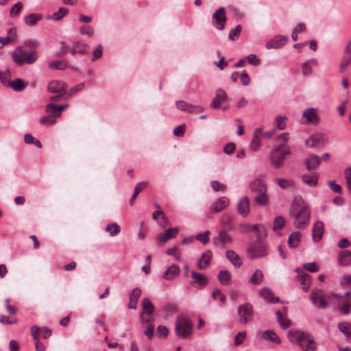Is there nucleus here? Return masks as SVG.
Instances as JSON below:
<instances>
[{
	"instance_id": "49",
	"label": "nucleus",
	"mask_w": 351,
	"mask_h": 351,
	"mask_svg": "<svg viewBox=\"0 0 351 351\" xmlns=\"http://www.w3.org/2000/svg\"><path fill=\"white\" fill-rule=\"evenodd\" d=\"M210 234L209 230L205 231L204 233L198 234L195 236L196 240L199 241L203 244H206L209 241L208 236Z\"/></svg>"
},
{
	"instance_id": "34",
	"label": "nucleus",
	"mask_w": 351,
	"mask_h": 351,
	"mask_svg": "<svg viewBox=\"0 0 351 351\" xmlns=\"http://www.w3.org/2000/svg\"><path fill=\"white\" fill-rule=\"evenodd\" d=\"M337 326L339 330L346 336V339H351V324L350 322H340Z\"/></svg>"
},
{
	"instance_id": "28",
	"label": "nucleus",
	"mask_w": 351,
	"mask_h": 351,
	"mask_svg": "<svg viewBox=\"0 0 351 351\" xmlns=\"http://www.w3.org/2000/svg\"><path fill=\"white\" fill-rule=\"evenodd\" d=\"M178 232V228H169L165 231V232L162 235L158 237V239L160 242L165 243L167 241L175 238L177 235Z\"/></svg>"
},
{
	"instance_id": "59",
	"label": "nucleus",
	"mask_w": 351,
	"mask_h": 351,
	"mask_svg": "<svg viewBox=\"0 0 351 351\" xmlns=\"http://www.w3.org/2000/svg\"><path fill=\"white\" fill-rule=\"evenodd\" d=\"M66 93H56L55 95H52L49 97L50 101L53 102H58L62 99H68L69 98L66 97Z\"/></svg>"
},
{
	"instance_id": "47",
	"label": "nucleus",
	"mask_w": 351,
	"mask_h": 351,
	"mask_svg": "<svg viewBox=\"0 0 351 351\" xmlns=\"http://www.w3.org/2000/svg\"><path fill=\"white\" fill-rule=\"evenodd\" d=\"M303 199L301 196H297L294 198L291 207L289 210V213L291 215H293V213H295V210L297 207L302 206Z\"/></svg>"
},
{
	"instance_id": "48",
	"label": "nucleus",
	"mask_w": 351,
	"mask_h": 351,
	"mask_svg": "<svg viewBox=\"0 0 351 351\" xmlns=\"http://www.w3.org/2000/svg\"><path fill=\"white\" fill-rule=\"evenodd\" d=\"M285 226V219L282 216H277L274 220V230H281Z\"/></svg>"
},
{
	"instance_id": "9",
	"label": "nucleus",
	"mask_w": 351,
	"mask_h": 351,
	"mask_svg": "<svg viewBox=\"0 0 351 351\" xmlns=\"http://www.w3.org/2000/svg\"><path fill=\"white\" fill-rule=\"evenodd\" d=\"M227 17L226 9L221 7L213 13L212 16V24L218 30H222L225 28Z\"/></svg>"
},
{
	"instance_id": "61",
	"label": "nucleus",
	"mask_w": 351,
	"mask_h": 351,
	"mask_svg": "<svg viewBox=\"0 0 351 351\" xmlns=\"http://www.w3.org/2000/svg\"><path fill=\"white\" fill-rule=\"evenodd\" d=\"M147 326L146 327V330H145V335L151 339L153 337L154 335V325L153 324V322L147 323Z\"/></svg>"
},
{
	"instance_id": "10",
	"label": "nucleus",
	"mask_w": 351,
	"mask_h": 351,
	"mask_svg": "<svg viewBox=\"0 0 351 351\" xmlns=\"http://www.w3.org/2000/svg\"><path fill=\"white\" fill-rule=\"evenodd\" d=\"M238 314L239 316V322L242 324H246L253 315L252 305L248 302L238 306Z\"/></svg>"
},
{
	"instance_id": "17",
	"label": "nucleus",
	"mask_w": 351,
	"mask_h": 351,
	"mask_svg": "<svg viewBox=\"0 0 351 351\" xmlns=\"http://www.w3.org/2000/svg\"><path fill=\"white\" fill-rule=\"evenodd\" d=\"M232 240V237L226 231L222 230L219 232L218 237L213 239V243L216 246H217L219 243L225 245L231 243Z\"/></svg>"
},
{
	"instance_id": "11",
	"label": "nucleus",
	"mask_w": 351,
	"mask_h": 351,
	"mask_svg": "<svg viewBox=\"0 0 351 351\" xmlns=\"http://www.w3.org/2000/svg\"><path fill=\"white\" fill-rule=\"evenodd\" d=\"M310 298L313 303L319 308L324 309L327 307L328 303L322 290H313Z\"/></svg>"
},
{
	"instance_id": "22",
	"label": "nucleus",
	"mask_w": 351,
	"mask_h": 351,
	"mask_svg": "<svg viewBox=\"0 0 351 351\" xmlns=\"http://www.w3.org/2000/svg\"><path fill=\"white\" fill-rule=\"evenodd\" d=\"M228 204V199L226 197H221L210 206V209L212 212L219 213L226 208Z\"/></svg>"
},
{
	"instance_id": "39",
	"label": "nucleus",
	"mask_w": 351,
	"mask_h": 351,
	"mask_svg": "<svg viewBox=\"0 0 351 351\" xmlns=\"http://www.w3.org/2000/svg\"><path fill=\"white\" fill-rule=\"evenodd\" d=\"M49 66L51 69L64 70L67 68L68 64L65 61L55 60L49 63Z\"/></svg>"
},
{
	"instance_id": "18",
	"label": "nucleus",
	"mask_w": 351,
	"mask_h": 351,
	"mask_svg": "<svg viewBox=\"0 0 351 351\" xmlns=\"http://www.w3.org/2000/svg\"><path fill=\"white\" fill-rule=\"evenodd\" d=\"M304 165L308 171H311L317 169L320 163V158L315 154H311L304 160Z\"/></svg>"
},
{
	"instance_id": "13",
	"label": "nucleus",
	"mask_w": 351,
	"mask_h": 351,
	"mask_svg": "<svg viewBox=\"0 0 351 351\" xmlns=\"http://www.w3.org/2000/svg\"><path fill=\"white\" fill-rule=\"evenodd\" d=\"M67 84L63 81L53 80L48 84L47 90L53 93H66Z\"/></svg>"
},
{
	"instance_id": "3",
	"label": "nucleus",
	"mask_w": 351,
	"mask_h": 351,
	"mask_svg": "<svg viewBox=\"0 0 351 351\" xmlns=\"http://www.w3.org/2000/svg\"><path fill=\"white\" fill-rule=\"evenodd\" d=\"M290 149L286 144H281L272 149L270 161L272 165L279 169L284 165L285 156L289 154Z\"/></svg>"
},
{
	"instance_id": "52",
	"label": "nucleus",
	"mask_w": 351,
	"mask_h": 351,
	"mask_svg": "<svg viewBox=\"0 0 351 351\" xmlns=\"http://www.w3.org/2000/svg\"><path fill=\"white\" fill-rule=\"evenodd\" d=\"M84 87V83H80L75 86L74 87H72L70 88L69 91H66V97L68 98H70L73 95L77 93V92L82 90Z\"/></svg>"
},
{
	"instance_id": "25",
	"label": "nucleus",
	"mask_w": 351,
	"mask_h": 351,
	"mask_svg": "<svg viewBox=\"0 0 351 351\" xmlns=\"http://www.w3.org/2000/svg\"><path fill=\"white\" fill-rule=\"evenodd\" d=\"M338 262L342 266H347L351 263V251L342 250L338 255Z\"/></svg>"
},
{
	"instance_id": "37",
	"label": "nucleus",
	"mask_w": 351,
	"mask_h": 351,
	"mask_svg": "<svg viewBox=\"0 0 351 351\" xmlns=\"http://www.w3.org/2000/svg\"><path fill=\"white\" fill-rule=\"evenodd\" d=\"M27 86V84L24 82L23 80L21 78H16L14 81H12L11 84H10L9 87L12 88L15 91H21L23 90Z\"/></svg>"
},
{
	"instance_id": "55",
	"label": "nucleus",
	"mask_w": 351,
	"mask_h": 351,
	"mask_svg": "<svg viewBox=\"0 0 351 351\" xmlns=\"http://www.w3.org/2000/svg\"><path fill=\"white\" fill-rule=\"evenodd\" d=\"M351 302L349 300L345 301L341 306L339 307V311L344 315H348L350 312Z\"/></svg>"
},
{
	"instance_id": "15",
	"label": "nucleus",
	"mask_w": 351,
	"mask_h": 351,
	"mask_svg": "<svg viewBox=\"0 0 351 351\" xmlns=\"http://www.w3.org/2000/svg\"><path fill=\"white\" fill-rule=\"evenodd\" d=\"M325 137L322 134H314L306 140V145L311 147H316L323 145L325 143Z\"/></svg>"
},
{
	"instance_id": "60",
	"label": "nucleus",
	"mask_w": 351,
	"mask_h": 351,
	"mask_svg": "<svg viewBox=\"0 0 351 351\" xmlns=\"http://www.w3.org/2000/svg\"><path fill=\"white\" fill-rule=\"evenodd\" d=\"M328 186L330 189L335 193H342V188L339 184H337L335 183V181H329L328 182Z\"/></svg>"
},
{
	"instance_id": "8",
	"label": "nucleus",
	"mask_w": 351,
	"mask_h": 351,
	"mask_svg": "<svg viewBox=\"0 0 351 351\" xmlns=\"http://www.w3.org/2000/svg\"><path fill=\"white\" fill-rule=\"evenodd\" d=\"M267 254V247L265 244L261 241L254 243L247 250V256L250 259L262 258Z\"/></svg>"
},
{
	"instance_id": "54",
	"label": "nucleus",
	"mask_w": 351,
	"mask_h": 351,
	"mask_svg": "<svg viewBox=\"0 0 351 351\" xmlns=\"http://www.w3.org/2000/svg\"><path fill=\"white\" fill-rule=\"evenodd\" d=\"M287 117L285 116H280L276 117L277 128L280 130H284L287 127Z\"/></svg>"
},
{
	"instance_id": "7",
	"label": "nucleus",
	"mask_w": 351,
	"mask_h": 351,
	"mask_svg": "<svg viewBox=\"0 0 351 351\" xmlns=\"http://www.w3.org/2000/svg\"><path fill=\"white\" fill-rule=\"evenodd\" d=\"M142 307L143 310L140 313L141 322L143 324L154 322V319L151 317V315L155 311V306L149 298H145L143 299Z\"/></svg>"
},
{
	"instance_id": "53",
	"label": "nucleus",
	"mask_w": 351,
	"mask_h": 351,
	"mask_svg": "<svg viewBox=\"0 0 351 351\" xmlns=\"http://www.w3.org/2000/svg\"><path fill=\"white\" fill-rule=\"evenodd\" d=\"M216 97L218 98V99L220 101L221 105L223 103L228 101V95L226 92L221 88H219L216 91Z\"/></svg>"
},
{
	"instance_id": "46",
	"label": "nucleus",
	"mask_w": 351,
	"mask_h": 351,
	"mask_svg": "<svg viewBox=\"0 0 351 351\" xmlns=\"http://www.w3.org/2000/svg\"><path fill=\"white\" fill-rule=\"evenodd\" d=\"M242 30L241 25H237L234 29L230 31L228 38L231 40H235L238 38Z\"/></svg>"
},
{
	"instance_id": "40",
	"label": "nucleus",
	"mask_w": 351,
	"mask_h": 351,
	"mask_svg": "<svg viewBox=\"0 0 351 351\" xmlns=\"http://www.w3.org/2000/svg\"><path fill=\"white\" fill-rule=\"evenodd\" d=\"M302 182L311 187H314L317 185L318 177L311 175H304L302 176Z\"/></svg>"
},
{
	"instance_id": "58",
	"label": "nucleus",
	"mask_w": 351,
	"mask_h": 351,
	"mask_svg": "<svg viewBox=\"0 0 351 351\" xmlns=\"http://www.w3.org/2000/svg\"><path fill=\"white\" fill-rule=\"evenodd\" d=\"M210 185H211L212 189L215 191H224L226 189V187L224 184H223L220 183L219 181H216V180L211 182Z\"/></svg>"
},
{
	"instance_id": "32",
	"label": "nucleus",
	"mask_w": 351,
	"mask_h": 351,
	"mask_svg": "<svg viewBox=\"0 0 351 351\" xmlns=\"http://www.w3.org/2000/svg\"><path fill=\"white\" fill-rule=\"evenodd\" d=\"M298 281L302 285L304 291H307L311 285V278L308 274H302L298 276Z\"/></svg>"
},
{
	"instance_id": "19",
	"label": "nucleus",
	"mask_w": 351,
	"mask_h": 351,
	"mask_svg": "<svg viewBox=\"0 0 351 351\" xmlns=\"http://www.w3.org/2000/svg\"><path fill=\"white\" fill-rule=\"evenodd\" d=\"M282 311L284 313L280 311H276V315L280 326L284 329H287L291 326V322L287 317V308L283 307Z\"/></svg>"
},
{
	"instance_id": "5",
	"label": "nucleus",
	"mask_w": 351,
	"mask_h": 351,
	"mask_svg": "<svg viewBox=\"0 0 351 351\" xmlns=\"http://www.w3.org/2000/svg\"><path fill=\"white\" fill-rule=\"evenodd\" d=\"M294 226L297 229H304L307 227L310 221L311 212L309 208L306 205H304L295 214L293 213Z\"/></svg>"
},
{
	"instance_id": "38",
	"label": "nucleus",
	"mask_w": 351,
	"mask_h": 351,
	"mask_svg": "<svg viewBox=\"0 0 351 351\" xmlns=\"http://www.w3.org/2000/svg\"><path fill=\"white\" fill-rule=\"evenodd\" d=\"M41 19L42 16L40 14L32 13L25 16V22L29 26H34Z\"/></svg>"
},
{
	"instance_id": "29",
	"label": "nucleus",
	"mask_w": 351,
	"mask_h": 351,
	"mask_svg": "<svg viewBox=\"0 0 351 351\" xmlns=\"http://www.w3.org/2000/svg\"><path fill=\"white\" fill-rule=\"evenodd\" d=\"M301 241V234L299 232L291 233L288 238V245L291 248H296Z\"/></svg>"
},
{
	"instance_id": "50",
	"label": "nucleus",
	"mask_w": 351,
	"mask_h": 351,
	"mask_svg": "<svg viewBox=\"0 0 351 351\" xmlns=\"http://www.w3.org/2000/svg\"><path fill=\"white\" fill-rule=\"evenodd\" d=\"M190 103H187L183 100L177 101L176 103V107L180 111L186 112L189 113V110L191 106Z\"/></svg>"
},
{
	"instance_id": "21",
	"label": "nucleus",
	"mask_w": 351,
	"mask_h": 351,
	"mask_svg": "<svg viewBox=\"0 0 351 351\" xmlns=\"http://www.w3.org/2000/svg\"><path fill=\"white\" fill-rule=\"evenodd\" d=\"M226 256L236 268H239L242 265L243 262L241 256L234 250H227L226 252Z\"/></svg>"
},
{
	"instance_id": "56",
	"label": "nucleus",
	"mask_w": 351,
	"mask_h": 351,
	"mask_svg": "<svg viewBox=\"0 0 351 351\" xmlns=\"http://www.w3.org/2000/svg\"><path fill=\"white\" fill-rule=\"evenodd\" d=\"M247 62L253 66H258L260 64V60L255 54H250L246 57Z\"/></svg>"
},
{
	"instance_id": "4",
	"label": "nucleus",
	"mask_w": 351,
	"mask_h": 351,
	"mask_svg": "<svg viewBox=\"0 0 351 351\" xmlns=\"http://www.w3.org/2000/svg\"><path fill=\"white\" fill-rule=\"evenodd\" d=\"M193 325L192 321L186 317H179L176 321V333L179 338L187 339L193 332Z\"/></svg>"
},
{
	"instance_id": "20",
	"label": "nucleus",
	"mask_w": 351,
	"mask_h": 351,
	"mask_svg": "<svg viewBox=\"0 0 351 351\" xmlns=\"http://www.w3.org/2000/svg\"><path fill=\"white\" fill-rule=\"evenodd\" d=\"M324 234V223L318 221L313 224L312 237L315 242L320 241Z\"/></svg>"
},
{
	"instance_id": "14",
	"label": "nucleus",
	"mask_w": 351,
	"mask_h": 351,
	"mask_svg": "<svg viewBox=\"0 0 351 351\" xmlns=\"http://www.w3.org/2000/svg\"><path fill=\"white\" fill-rule=\"evenodd\" d=\"M180 269L178 265L172 264L165 271L162 277L167 280H173L180 275Z\"/></svg>"
},
{
	"instance_id": "16",
	"label": "nucleus",
	"mask_w": 351,
	"mask_h": 351,
	"mask_svg": "<svg viewBox=\"0 0 351 351\" xmlns=\"http://www.w3.org/2000/svg\"><path fill=\"white\" fill-rule=\"evenodd\" d=\"M237 212L243 217H245L250 213V200L245 196L240 199L237 206Z\"/></svg>"
},
{
	"instance_id": "41",
	"label": "nucleus",
	"mask_w": 351,
	"mask_h": 351,
	"mask_svg": "<svg viewBox=\"0 0 351 351\" xmlns=\"http://www.w3.org/2000/svg\"><path fill=\"white\" fill-rule=\"evenodd\" d=\"M105 230L110 237H114L120 232L121 228L117 223H112L108 224Z\"/></svg>"
},
{
	"instance_id": "6",
	"label": "nucleus",
	"mask_w": 351,
	"mask_h": 351,
	"mask_svg": "<svg viewBox=\"0 0 351 351\" xmlns=\"http://www.w3.org/2000/svg\"><path fill=\"white\" fill-rule=\"evenodd\" d=\"M296 342L304 351H316L317 349L313 336L308 332H301L297 336Z\"/></svg>"
},
{
	"instance_id": "23",
	"label": "nucleus",
	"mask_w": 351,
	"mask_h": 351,
	"mask_svg": "<svg viewBox=\"0 0 351 351\" xmlns=\"http://www.w3.org/2000/svg\"><path fill=\"white\" fill-rule=\"evenodd\" d=\"M141 295V290L138 288H134L130 294V302L128 308L131 309H136L138 298Z\"/></svg>"
},
{
	"instance_id": "36",
	"label": "nucleus",
	"mask_w": 351,
	"mask_h": 351,
	"mask_svg": "<svg viewBox=\"0 0 351 351\" xmlns=\"http://www.w3.org/2000/svg\"><path fill=\"white\" fill-rule=\"evenodd\" d=\"M45 111L48 114V115L55 121L57 118L60 117V114H59L56 108V106L53 104H48L47 105H46Z\"/></svg>"
},
{
	"instance_id": "35",
	"label": "nucleus",
	"mask_w": 351,
	"mask_h": 351,
	"mask_svg": "<svg viewBox=\"0 0 351 351\" xmlns=\"http://www.w3.org/2000/svg\"><path fill=\"white\" fill-rule=\"evenodd\" d=\"M317 61L316 59L311 58L302 64V74L304 75H309L312 73L311 65H317Z\"/></svg>"
},
{
	"instance_id": "33",
	"label": "nucleus",
	"mask_w": 351,
	"mask_h": 351,
	"mask_svg": "<svg viewBox=\"0 0 351 351\" xmlns=\"http://www.w3.org/2000/svg\"><path fill=\"white\" fill-rule=\"evenodd\" d=\"M261 295L267 301L276 304L280 301L278 297H274L273 293L267 288H264L261 291Z\"/></svg>"
},
{
	"instance_id": "51",
	"label": "nucleus",
	"mask_w": 351,
	"mask_h": 351,
	"mask_svg": "<svg viewBox=\"0 0 351 351\" xmlns=\"http://www.w3.org/2000/svg\"><path fill=\"white\" fill-rule=\"evenodd\" d=\"M23 8V3L21 2H17L11 8L10 16L12 17L18 16Z\"/></svg>"
},
{
	"instance_id": "57",
	"label": "nucleus",
	"mask_w": 351,
	"mask_h": 351,
	"mask_svg": "<svg viewBox=\"0 0 351 351\" xmlns=\"http://www.w3.org/2000/svg\"><path fill=\"white\" fill-rule=\"evenodd\" d=\"M240 80L243 86H248L251 82L250 78L245 70L242 71Z\"/></svg>"
},
{
	"instance_id": "26",
	"label": "nucleus",
	"mask_w": 351,
	"mask_h": 351,
	"mask_svg": "<svg viewBox=\"0 0 351 351\" xmlns=\"http://www.w3.org/2000/svg\"><path fill=\"white\" fill-rule=\"evenodd\" d=\"M262 338L266 341L280 344L281 341L278 335L273 330H266L263 332Z\"/></svg>"
},
{
	"instance_id": "45",
	"label": "nucleus",
	"mask_w": 351,
	"mask_h": 351,
	"mask_svg": "<svg viewBox=\"0 0 351 351\" xmlns=\"http://www.w3.org/2000/svg\"><path fill=\"white\" fill-rule=\"evenodd\" d=\"M69 12L67 8H60L57 12H54L51 16V19L54 21L60 20L64 16H66Z\"/></svg>"
},
{
	"instance_id": "62",
	"label": "nucleus",
	"mask_w": 351,
	"mask_h": 351,
	"mask_svg": "<svg viewBox=\"0 0 351 351\" xmlns=\"http://www.w3.org/2000/svg\"><path fill=\"white\" fill-rule=\"evenodd\" d=\"M246 332H239L234 337V344L235 346H239L241 344L243 340L245 339Z\"/></svg>"
},
{
	"instance_id": "1",
	"label": "nucleus",
	"mask_w": 351,
	"mask_h": 351,
	"mask_svg": "<svg viewBox=\"0 0 351 351\" xmlns=\"http://www.w3.org/2000/svg\"><path fill=\"white\" fill-rule=\"evenodd\" d=\"M12 59L17 65H22L25 62L32 64L38 59V52L36 50L27 51L25 46H19L12 52Z\"/></svg>"
},
{
	"instance_id": "63",
	"label": "nucleus",
	"mask_w": 351,
	"mask_h": 351,
	"mask_svg": "<svg viewBox=\"0 0 351 351\" xmlns=\"http://www.w3.org/2000/svg\"><path fill=\"white\" fill-rule=\"evenodd\" d=\"M261 145V141L258 137L254 136L250 143V149L252 151H256Z\"/></svg>"
},
{
	"instance_id": "30",
	"label": "nucleus",
	"mask_w": 351,
	"mask_h": 351,
	"mask_svg": "<svg viewBox=\"0 0 351 351\" xmlns=\"http://www.w3.org/2000/svg\"><path fill=\"white\" fill-rule=\"evenodd\" d=\"M217 278L223 285L227 286L231 283V274L228 270H220Z\"/></svg>"
},
{
	"instance_id": "31",
	"label": "nucleus",
	"mask_w": 351,
	"mask_h": 351,
	"mask_svg": "<svg viewBox=\"0 0 351 351\" xmlns=\"http://www.w3.org/2000/svg\"><path fill=\"white\" fill-rule=\"evenodd\" d=\"M303 117L308 123H315L318 121V117L314 108H308L304 111Z\"/></svg>"
},
{
	"instance_id": "44",
	"label": "nucleus",
	"mask_w": 351,
	"mask_h": 351,
	"mask_svg": "<svg viewBox=\"0 0 351 351\" xmlns=\"http://www.w3.org/2000/svg\"><path fill=\"white\" fill-rule=\"evenodd\" d=\"M276 182L282 189H286L290 186H293L295 184V182L291 180L276 178Z\"/></svg>"
},
{
	"instance_id": "12",
	"label": "nucleus",
	"mask_w": 351,
	"mask_h": 351,
	"mask_svg": "<svg viewBox=\"0 0 351 351\" xmlns=\"http://www.w3.org/2000/svg\"><path fill=\"white\" fill-rule=\"evenodd\" d=\"M191 274L193 278V280L190 282L191 287L202 289L208 284V280L204 274L193 270L191 271Z\"/></svg>"
},
{
	"instance_id": "64",
	"label": "nucleus",
	"mask_w": 351,
	"mask_h": 351,
	"mask_svg": "<svg viewBox=\"0 0 351 351\" xmlns=\"http://www.w3.org/2000/svg\"><path fill=\"white\" fill-rule=\"evenodd\" d=\"M236 149V144L234 143H228L223 148V152L227 154H232Z\"/></svg>"
},
{
	"instance_id": "43",
	"label": "nucleus",
	"mask_w": 351,
	"mask_h": 351,
	"mask_svg": "<svg viewBox=\"0 0 351 351\" xmlns=\"http://www.w3.org/2000/svg\"><path fill=\"white\" fill-rule=\"evenodd\" d=\"M263 278V272L260 269H256L250 279V282L254 285H258L261 283Z\"/></svg>"
},
{
	"instance_id": "27",
	"label": "nucleus",
	"mask_w": 351,
	"mask_h": 351,
	"mask_svg": "<svg viewBox=\"0 0 351 351\" xmlns=\"http://www.w3.org/2000/svg\"><path fill=\"white\" fill-rule=\"evenodd\" d=\"M288 40V37L286 36H280L278 38H276L275 40H271L268 42L267 44V47L268 49L274 48L278 49L280 48L282 46L285 45L287 41Z\"/></svg>"
},
{
	"instance_id": "42",
	"label": "nucleus",
	"mask_w": 351,
	"mask_h": 351,
	"mask_svg": "<svg viewBox=\"0 0 351 351\" xmlns=\"http://www.w3.org/2000/svg\"><path fill=\"white\" fill-rule=\"evenodd\" d=\"M0 80L1 83L8 87H9L10 84H11V72L9 69H7L5 71H0Z\"/></svg>"
},
{
	"instance_id": "2",
	"label": "nucleus",
	"mask_w": 351,
	"mask_h": 351,
	"mask_svg": "<svg viewBox=\"0 0 351 351\" xmlns=\"http://www.w3.org/2000/svg\"><path fill=\"white\" fill-rule=\"evenodd\" d=\"M250 189L254 194V200L260 206H265L268 204L267 186L261 179H255L250 184Z\"/></svg>"
},
{
	"instance_id": "24",
	"label": "nucleus",
	"mask_w": 351,
	"mask_h": 351,
	"mask_svg": "<svg viewBox=\"0 0 351 351\" xmlns=\"http://www.w3.org/2000/svg\"><path fill=\"white\" fill-rule=\"evenodd\" d=\"M211 258L212 252L210 250H208L203 253L197 262L198 268L200 269H205L209 265Z\"/></svg>"
}]
</instances>
